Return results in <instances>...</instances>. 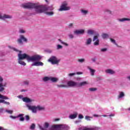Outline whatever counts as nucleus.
<instances>
[{
	"instance_id": "44",
	"label": "nucleus",
	"mask_w": 130,
	"mask_h": 130,
	"mask_svg": "<svg viewBox=\"0 0 130 130\" xmlns=\"http://www.w3.org/2000/svg\"><path fill=\"white\" fill-rule=\"evenodd\" d=\"M101 51L102 52H105L106 51H107V48H102L101 49Z\"/></svg>"
},
{
	"instance_id": "46",
	"label": "nucleus",
	"mask_w": 130,
	"mask_h": 130,
	"mask_svg": "<svg viewBox=\"0 0 130 130\" xmlns=\"http://www.w3.org/2000/svg\"><path fill=\"white\" fill-rule=\"evenodd\" d=\"M78 118H79V119H82L84 118V116H83V115H82V114H79L78 115Z\"/></svg>"
},
{
	"instance_id": "19",
	"label": "nucleus",
	"mask_w": 130,
	"mask_h": 130,
	"mask_svg": "<svg viewBox=\"0 0 130 130\" xmlns=\"http://www.w3.org/2000/svg\"><path fill=\"white\" fill-rule=\"evenodd\" d=\"M106 73L107 74H109V75H114V74H115V72L111 69H108L106 70Z\"/></svg>"
},
{
	"instance_id": "9",
	"label": "nucleus",
	"mask_w": 130,
	"mask_h": 130,
	"mask_svg": "<svg viewBox=\"0 0 130 130\" xmlns=\"http://www.w3.org/2000/svg\"><path fill=\"white\" fill-rule=\"evenodd\" d=\"M100 129V127L96 126H93L90 128H88L87 127H79L77 130H98Z\"/></svg>"
},
{
	"instance_id": "23",
	"label": "nucleus",
	"mask_w": 130,
	"mask_h": 130,
	"mask_svg": "<svg viewBox=\"0 0 130 130\" xmlns=\"http://www.w3.org/2000/svg\"><path fill=\"white\" fill-rule=\"evenodd\" d=\"M23 116H24V114H20L17 116V117H19V120L20 121H24L25 119L24 118V117H23Z\"/></svg>"
},
{
	"instance_id": "42",
	"label": "nucleus",
	"mask_w": 130,
	"mask_h": 130,
	"mask_svg": "<svg viewBox=\"0 0 130 130\" xmlns=\"http://www.w3.org/2000/svg\"><path fill=\"white\" fill-rule=\"evenodd\" d=\"M23 85H25L26 86H28L29 85V82L27 80L24 81L23 82Z\"/></svg>"
},
{
	"instance_id": "61",
	"label": "nucleus",
	"mask_w": 130,
	"mask_h": 130,
	"mask_svg": "<svg viewBox=\"0 0 130 130\" xmlns=\"http://www.w3.org/2000/svg\"><path fill=\"white\" fill-rule=\"evenodd\" d=\"M109 116H110V117L114 116V114H110V115H109Z\"/></svg>"
},
{
	"instance_id": "43",
	"label": "nucleus",
	"mask_w": 130,
	"mask_h": 130,
	"mask_svg": "<svg viewBox=\"0 0 130 130\" xmlns=\"http://www.w3.org/2000/svg\"><path fill=\"white\" fill-rule=\"evenodd\" d=\"M78 61L79 62H81V63L84 62L85 61V59L84 58L79 59Z\"/></svg>"
},
{
	"instance_id": "25",
	"label": "nucleus",
	"mask_w": 130,
	"mask_h": 130,
	"mask_svg": "<svg viewBox=\"0 0 130 130\" xmlns=\"http://www.w3.org/2000/svg\"><path fill=\"white\" fill-rule=\"evenodd\" d=\"M118 20L119 21V22H125V21H130V19L128 18H121V19H118Z\"/></svg>"
},
{
	"instance_id": "33",
	"label": "nucleus",
	"mask_w": 130,
	"mask_h": 130,
	"mask_svg": "<svg viewBox=\"0 0 130 130\" xmlns=\"http://www.w3.org/2000/svg\"><path fill=\"white\" fill-rule=\"evenodd\" d=\"M19 32L21 34H24L26 33V30L22 28H20L19 30Z\"/></svg>"
},
{
	"instance_id": "3",
	"label": "nucleus",
	"mask_w": 130,
	"mask_h": 130,
	"mask_svg": "<svg viewBox=\"0 0 130 130\" xmlns=\"http://www.w3.org/2000/svg\"><path fill=\"white\" fill-rule=\"evenodd\" d=\"M40 129L41 130H69L70 127L67 124H59L53 125L51 128H49V123L45 122L43 124V127L41 125H39Z\"/></svg>"
},
{
	"instance_id": "53",
	"label": "nucleus",
	"mask_w": 130,
	"mask_h": 130,
	"mask_svg": "<svg viewBox=\"0 0 130 130\" xmlns=\"http://www.w3.org/2000/svg\"><path fill=\"white\" fill-rule=\"evenodd\" d=\"M76 75H83V72H77Z\"/></svg>"
},
{
	"instance_id": "41",
	"label": "nucleus",
	"mask_w": 130,
	"mask_h": 130,
	"mask_svg": "<svg viewBox=\"0 0 130 130\" xmlns=\"http://www.w3.org/2000/svg\"><path fill=\"white\" fill-rule=\"evenodd\" d=\"M89 91L90 92H94V91H96L97 90V88H90L89 89Z\"/></svg>"
},
{
	"instance_id": "47",
	"label": "nucleus",
	"mask_w": 130,
	"mask_h": 130,
	"mask_svg": "<svg viewBox=\"0 0 130 130\" xmlns=\"http://www.w3.org/2000/svg\"><path fill=\"white\" fill-rule=\"evenodd\" d=\"M75 75H76V73H70L69 74H68L69 77H73L74 76H75Z\"/></svg>"
},
{
	"instance_id": "34",
	"label": "nucleus",
	"mask_w": 130,
	"mask_h": 130,
	"mask_svg": "<svg viewBox=\"0 0 130 130\" xmlns=\"http://www.w3.org/2000/svg\"><path fill=\"white\" fill-rule=\"evenodd\" d=\"M0 99H4V100H8L9 99V98H8L7 96H4L2 94H0Z\"/></svg>"
},
{
	"instance_id": "35",
	"label": "nucleus",
	"mask_w": 130,
	"mask_h": 130,
	"mask_svg": "<svg viewBox=\"0 0 130 130\" xmlns=\"http://www.w3.org/2000/svg\"><path fill=\"white\" fill-rule=\"evenodd\" d=\"M91 118H93V117L89 116H85V119H86V120L90 121L91 120Z\"/></svg>"
},
{
	"instance_id": "5",
	"label": "nucleus",
	"mask_w": 130,
	"mask_h": 130,
	"mask_svg": "<svg viewBox=\"0 0 130 130\" xmlns=\"http://www.w3.org/2000/svg\"><path fill=\"white\" fill-rule=\"evenodd\" d=\"M23 42L27 43L28 42V39L24 35H20L19 38L17 39V43L19 45H23L24 44Z\"/></svg>"
},
{
	"instance_id": "32",
	"label": "nucleus",
	"mask_w": 130,
	"mask_h": 130,
	"mask_svg": "<svg viewBox=\"0 0 130 130\" xmlns=\"http://www.w3.org/2000/svg\"><path fill=\"white\" fill-rule=\"evenodd\" d=\"M37 110H44V107L38 106H37Z\"/></svg>"
},
{
	"instance_id": "45",
	"label": "nucleus",
	"mask_w": 130,
	"mask_h": 130,
	"mask_svg": "<svg viewBox=\"0 0 130 130\" xmlns=\"http://www.w3.org/2000/svg\"><path fill=\"white\" fill-rule=\"evenodd\" d=\"M6 112H7V113H9V114H12V113H13V111L6 110Z\"/></svg>"
},
{
	"instance_id": "30",
	"label": "nucleus",
	"mask_w": 130,
	"mask_h": 130,
	"mask_svg": "<svg viewBox=\"0 0 130 130\" xmlns=\"http://www.w3.org/2000/svg\"><path fill=\"white\" fill-rule=\"evenodd\" d=\"M124 93H123V92H120L118 95V99H120L121 98H122V97H124Z\"/></svg>"
},
{
	"instance_id": "59",
	"label": "nucleus",
	"mask_w": 130,
	"mask_h": 130,
	"mask_svg": "<svg viewBox=\"0 0 130 130\" xmlns=\"http://www.w3.org/2000/svg\"><path fill=\"white\" fill-rule=\"evenodd\" d=\"M3 15H1V14H0V19L1 20H3Z\"/></svg>"
},
{
	"instance_id": "36",
	"label": "nucleus",
	"mask_w": 130,
	"mask_h": 130,
	"mask_svg": "<svg viewBox=\"0 0 130 130\" xmlns=\"http://www.w3.org/2000/svg\"><path fill=\"white\" fill-rule=\"evenodd\" d=\"M110 40L112 43H113V44H115V45H116V46H117V44L116 43L114 39H110Z\"/></svg>"
},
{
	"instance_id": "1",
	"label": "nucleus",
	"mask_w": 130,
	"mask_h": 130,
	"mask_svg": "<svg viewBox=\"0 0 130 130\" xmlns=\"http://www.w3.org/2000/svg\"><path fill=\"white\" fill-rule=\"evenodd\" d=\"M54 5H51L48 7L45 5H41L39 3H27L22 4V8L24 9H34L37 14H41L46 12L47 11H51L50 12H46V14L48 16H53L54 13L52 11L54 10L53 7Z\"/></svg>"
},
{
	"instance_id": "17",
	"label": "nucleus",
	"mask_w": 130,
	"mask_h": 130,
	"mask_svg": "<svg viewBox=\"0 0 130 130\" xmlns=\"http://www.w3.org/2000/svg\"><path fill=\"white\" fill-rule=\"evenodd\" d=\"M22 101L25 103H30V102H32L33 100L28 98H22Z\"/></svg>"
},
{
	"instance_id": "52",
	"label": "nucleus",
	"mask_w": 130,
	"mask_h": 130,
	"mask_svg": "<svg viewBox=\"0 0 130 130\" xmlns=\"http://www.w3.org/2000/svg\"><path fill=\"white\" fill-rule=\"evenodd\" d=\"M93 116L94 117H100L101 116V115H97V114H94Z\"/></svg>"
},
{
	"instance_id": "60",
	"label": "nucleus",
	"mask_w": 130,
	"mask_h": 130,
	"mask_svg": "<svg viewBox=\"0 0 130 130\" xmlns=\"http://www.w3.org/2000/svg\"><path fill=\"white\" fill-rule=\"evenodd\" d=\"M3 111H4V109L1 108V109H0V113H1V112H3Z\"/></svg>"
},
{
	"instance_id": "37",
	"label": "nucleus",
	"mask_w": 130,
	"mask_h": 130,
	"mask_svg": "<svg viewBox=\"0 0 130 130\" xmlns=\"http://www.w3.org/2000/svg\"><path fill=\"white\" fill-rule=\"evenodd\" d=\"M57 86L58 87V88H66V87H67V85H57Z\"/></svg>"
},
{
	"instance_id": "4",
	"label": "nucleus",
	"mask_w": 130,
	"mask_h": 130,
	"mask_svg": "<svg viewBox=\"0 0 130 130\" xmlns=\"http://www.w3.org/2000/svg\"><path fill=\"white\" fill-rule=\"evenodd\" d=\"M68 4L67 2H63L62 3L60 8L58 10L59 12H63V11H69L71 10V7L68 6Z\"/></svg>"
},
{
	"instance_id": "62",
	"label": "nucleus",
	"mask_w": 130,
	"mask_h": 130,
	"mask_svg": "<svg viewBox=\"0 0 130 130\" xmlns=\"http://www.w3.org/2000/svg\"><path fill=\"white\" fill-rule=\"evenodd\" d=\"M26 90L25 89H22L21 92H25Z\"/></svg>"
},
{
	"instance_id": "55",
	"label": "nucleus",
	"mask_w": 130,
	"mask_h": 130,
	"mask_svg": "<svg viewBox=\"0 0 130 130\" xmlns=\"http://www.w3.org/2000/svg\"><path fill=\"white\" fill-rule=\"evenodd\" d=\"M92 61H93V62H95V61H96V59L94 58H93L91 59Z\"/></svg>"
},
{
	"instance_id": "7",
	"label": "nucleus",
	"mask_w": 130,
	"mask_h": 130,
	"mask_svg": "<svg viewBox=\"0 0 130 130\" xmlns=\"http://www.w3.org/2000/svg\"><path fill=\"white\" fill-rule=\"evenodd\" d=\"M48 61L51 62L52 64H57L60 61V60L57 59L55 56H52L48 59Z\"/></svg>"
},
{
	"instance_id": "50",
	"label": "nucleus",
	"mask_w": 130,
	"mask_h": 130,
	"mask_svg": "<svg viewBox=\"0 0 130 130\" xmlns=\"http://www.w3.org/2000/svg\"><path fill=\"white\" fill-rule=\"evenodd\" d=\"M69 37L72 39L74 38V35H73L72 34H69Z\"/></svg>"
},
{
	"instance_id": "20",
	"label": "nucleus",
	"mask_w": 130,
	"mask_h": 130,
	"mask_svg": "<svg viewBox=\"0 0 130 130\" xmlns=\"http://www.w3.org/2000/svg\"><path fill=\"white\" fill-rule=\"evenodd\" d=\"M82 15H83L84 16H86L89 13V11L88 10H85V9H82L80 11Z\"/></svg>"
},
{
	"instance_id": "28",
	"label": "nucleus",
	"mask_w": 130,
	"mask_h": 130,
	"mask_svg": "<svg viewBox=\"0 0 130 130\" xmlns=\"http://www.w3.org/2000/svg\"><path fill=\"white\" fill-rule=\"evenodd\" d=\"M58 41L61 43V44H63V45H64V46H68L69 45V44L62 41L60 39H58Z\"/></svg>"
},
{
	"instance_id": "63",
	"label": "nucleus",
	"mask_w": 130,
	"mask_h": 130,
	"mask_svg": "<svg viewBox=\"0 0 130 130\" xmlns=\"http://www.w3.org/2000/svg\"><path fill=\"white\" fill-rule=\"evenodd\" d=\"M45 1L46 3H47V4H48V1H47V0H45Z\"/></svg>"
},
{
	"instance_id": "18",
	"label": "nucleus",
	"mask_w": 130,
	"mask_h": 130,
	"mask_svg": "<svg viewBox=\"0 0 130 130\" xmlns=\"http://www.w3.org/2000/svg\"><path fill=\"white\" fill-rule=\"evenodd\" d=\"M78 116V113H75L73 114H71L69 116V118L70 119H75V118H77V117Z\"/></svg>"
},
{
	"instance_id": "40",
	"label": "nucleus",
	"mask_w": 130,
	"mask_h": 130,
	"mask_svg": "<svg viewBox=\"0 0 130 130\" xmlns=\"http://www.w3.org/2000/svg\"><path fill=\"white\" fill-rule=\"evenodd\" d=\"M62 46L60 45H57L56 49H57V50H58L59 49H62Z\"/></svg>"
},
{
	"instance_id": "2",
	"label": "nucleus",
	"mask_w": 130,
	"mask_h": 130,
	"mask_svg": "<svg viewBox=\"0 0 130 130\" xmlns=\"http://www.w3.org/2000/svg\"><path fill=\"white\" fill-rule=\"evenodd\" d=\"M8 48L9 49H11V50H13V51H15L16 52H19L18 54V59H27L28 62H30L31 61L33 60H40L41 58V56L40 55L35 54L32 56H30L29 55L23 53L22 54V51H20L18 50V49L11 46H8Z\"/></svg>"
},
{
	"instance_id": "58",
	"label": "nucleus",
	"mask_w": 130,
	"mask_h": 130,
	"mask_svg": "<svg viewBox=\"0 0 130 130\" xmlns=\"http://www.w3.org/2000/svg\"><path fill=\"white\" fill-rule=\"evenodd\" d=\"M75 123H79V122H81V121L80 120H76L75 121Z\"/></svg>"
},
{
	"instance_id": "26",
	"label": "nucleus",
	"mask_w": 130,
	"mask_h": 130,
	"mask_svg": "<svg viewBox=\"0 0 130 130\" xmlns=\"http://www.w3.org/2000/svg\"><path fill=\"white\" fill-rule=\"evenodd\" d=\"M50 77H48V76H46V77H44L43 78V81L44 82H47L48 81H50Z\"/></svg>"
},
{
	"instance_id": "12",
	"label": "nucleus",
	"mask_w": 130,
	"mask_h": 130,
	"mask_svg": "<svg viewBox=\"0 0 130 130\" xmlns=\"http://www.w3.org/2000/svg\"><path fill=\"white\" fill-rule=\"evenodd\" d=\"M3 81H4V79L2 76H0V92L5 90L4 87H6V85H7L6 83H3Z\"/></svg>"
},
{
	"instance_id": "31",
	"label": "nucleus",
	"mask_w": 130,
	"mask_h": 130,
	"mask_svg": "<svg viewBox=\"0 0 130 130\" xmlns=\"http://www.w3.org/2000/svg\"><path fill=\"white\" fill-rule=\"evenodd\" d=\"M102 37L104 39H106V38H108L109 36L107 34H102Z\"/></svg>"
},
{
	"instance_id": "21",
	"label": "nucleus",
	"mask_w": 130,
	"mask_h": 130,
	"mask_svg": "<svg viewBox=\"0 0 130 130\" xmlns=\"http://www.w3.org/2000/svg\"><path fill=\"white\" fill-rule=\"evenodd\" d=\"M18 62L21 66H23L24 67L26 66V62H24L22 59H18Z\"/></svg>"
},
{
	"instance_id": "13",
	"label": "nucleus",
	"mask_w": 130,
	"mask_h": 130,
	"mask_svg": "<svg viewBox=\"0 0 130 130\" xmlns=\"http://www.w3.org/2000/svg\"><path fill=\"white\" fill-rule=\"evenodd\" d=\"M74 34L76 35H80L81 34H84L85 33V29H78L74 31Z\"/></svg>"
},
{
	"instance_id": "14",
	"label": "nucleus",
	"mask_w": 130,
	"mask_h": 130,
	"mask_svg": "<svg viewBox=\"0 0 130 130\" xmlns=\"http://www.w3.org/2000/svg\"><path fill=\"white\" fill-rule=\"evenodd\" d=\"M13 18V16L11 15H8V14H3L2 15V20H6V19H12Z\"/></svg>"
},
{
	"instance_id": "27",
	"label": "nucleus",
	"mask_w": 130,
	"mask_h": 130,
	"mask_svg": "<svg viewBox=\"0 0 130 130\" xmlns=\"http://www.w3.org/2000/svg\"><path fill=\"white\" fill-rule=\"evenodd\" d=\"M94 33H95V31L92 29H89L87 30V34H89V35H93Z\"/></svg>"
},
{
	"instance_id": "29",
	"label": "nucleus",
	"mask_w": 130,
	"mask_h": 130,
	"mask_svg": "<svg viewBox=\"0 0 130 130\" xmlns=\"http://www.w3.org/2000/svg\"><path fill=\"white\" fill-rule=\"evenodd\" d=\"M0 103H3L4 104H6V105H10L9 102H6L5 100H0Z\"/></svg>"
},
{
	"instance_id": "51",
	"label": "nucleus",
	"mask_w": 130,
	"mask_h": 130,
	"mask_svg": "<svg viewBox=\"0 0 130 130\" xmlns=\"http://www.w3.org/2000/svg\"><path fill=\"white\" fill-rule=\"evenodd\" d=\"M18 98H19V99H22V100H23V95H18Z\"/></svg>"
},
{
	"instance_id": "57",
	"label": "nucleus",
	"mask_w": 130,
	"mask_h": 130,
	"mask_svg": "<svg viewBox=\"0 0 130 130\" xmlns=\"http://www.w3.org/2000/svg\"><path fill=\"white\" fill-rule=\"evenodd\" d=\"M59 120V118H56L54 119V121H58Z\"/></svg>"
},
{
	"instance_id": "64",
	"label": "nucleus",
	"mask_w": 130,
	"mask_h": 130,
	"mask_svg": "<svg viewBox=\"0 0 130 130\" xmlns=\"http://www.w3.org/2000/svg\"><path fill=\"white\" fill-rule=\"evenodd\" d=\"M103 116H104V117H106V116H107L106 115H104Z\"/></svg>"
},
{
	"instance_id": "38",
	"label": "nucleus",
	"mask_w": 130,
	"mask_h": 130,
	"mask_svg": "<svg viewBox=\"0 0 130 130\" xmlns=\"http://www.w3.org/2000/svg\"><path fill=\"white\" fill-rule=\"evenodd\" d=\"M105 13H107L108 14H112V12L109 9H106L105 10Z\"/></svg>"
},
{
	"instance_id": "16",
	"label": "nucleus",
	"mask_w": 130,
	"mask_h": 130,
	"mask_svg": "<svg viewBox=\"0 0 130 130\" xmlns=\"http://www.w3.org/2000/svg\"><path fill=\"white\" fill-rule=\"evenodd\" d=\"M89 84V82L87 81H83L79 83H78L77 87H83V86H86V85H88Z\"/></svg>"
},
{
	"instance_id": "11",
	"label": "nucleus",
	"mask_w": 130,
	"mask_h": 130,
	"mask_svg": "<svg viewBox=\"0 0 130 130\" xmlns=\"http://www.w3.org/2000/svg\"><path fill=\"white\" fill-rule=\"evenodd\" d=\"M67 85L69 87H78V82L70 80L67 82Z\"/></svg>"
},
{
	"instance_id": "56",
	"label": "nucleus",
	"mask_w": 130,
	"mask_h": 130,
	"mask_svg": "<svg viewBox=\"0 0 130 130\" xmlns=\"http://www.w3.org/2000/svg\"><path fill=\"white\" fill-rule=\"evenodd\" d=\"M127 80L130 82V75L127 77Z\"/></svg>"
},
{
	"instance_id": "24",
	"label": "nucleus",
	"mask_w": 130,
	"mask_h": 130,
	"mask_svg": "<svg viewBox=\"0 0 130 130\" xmlns=\"http://www.w3.org/2000/svg\"><path fill=\"white\" fill-rule=\"evenodd\" d=\"M91 42H92V39H91L90 38H89L88 39H87L86 40L85 44H86V45H90V44H91Z\"/></svg>"
},
{
	"instance_id": "15",
	"label": "nucleus",
	"mask_w": 130,
	"mask_h": 130,
	"mask_svg": "<svg viewBox=\"0 0 130 130\" xmlns=\"http://www.w3.org/2000/svg\"><path fill=\"white\" fill-rule=\"evenodd\" d=\"M87 69L89 70L91 76H94L96 70H95V69H92L91 67H90V66H88Z\"/></svg>"
},
{
	"instance_id": "54",
	"label": "nucleus",
	"mask_w": 130,
	"mask_h": 130,
	"mask_svg": "<svg viewBox=\"0 0 130 130\" xmlns=\"http://www.w3.org/2000/svg\"><path fill=\"white\" fill-rule=\"evenodd\" d=\"M25 118H26V120H29V116L26 115V116H25Z\"/></svg>"
},
{
	"instance_id": "10",
	"label": "nucleus",
	"mask_w": 130,
	"mask_h": 130,
	"mask_svg": "<svg viewBox=\"0 0 130 130\" xmlns=\"http://www.w3.org/2000/svg\"><path fill=\"white\" fill-rule=\"evenodd\" d=\"M98 37H99V34H98L94 36L93 39L94 45H95V46H98V45H99L100 40L99 39H98Z\"/></svg>"
},
{
	"instance_id": "6",
	"label": "nucleus",
	"mask_w": 130,
	"mask_h": 130,
	"mask_svg": "<svg viewBox=\"0 0 130 130\" xmlns=\"http://www.w3.org/2000/svg\"><path fill=\"white\" fill-rule=\"evenodd\" d=\"M41 56V59L39 60H33L30 61H35L31 64L32 67H43L44 63L43 62L40 61L42 58V56L40 55Z\"/></svg>"
},
{
	"instance_id": "48",
	"label": "nucleus",
	"mask_w": 130,
	"mask_h": 130,
	"mask_svg": "<svg viewBox=\"0 0 130 130\" xmlns=\"http://www.w3.org/2000/svg\"><path fill=\"white\" fill-rule=\"evenodd\" d=\"M10 118L12 119H16V118H18V116H10Z\"/></svg>"
},
{
	"instance_id": "22",
	"label": "nucleus",
	"mask_w": 130,
	"mask_h": 130,
	"mask_svg": "<svg viewBox=\"0 0 130 130\" xmlns=\"http://www.w3.org/2000/svg\"><path fill=\"white\" fill-rule=\"evenodd\" d=\"M50 81H51V82H52L53 83H56V82H57V81H58V78L51 77Z\"/></svg>"
},
{
	"instance_id": "8",
	"label": "nucleus",
	"mask_w": 130,
	"mask_h": 130,
	"mask_svg": "<svg viewBox=\"0 0 130 130\" xmlns=\"http://www.w3.org/2000/svg\"><path fill=\"white\" fill-rule=\"evenodd\" d=\"M26 107L29 110L32 111V113H36L37 112V107L36 106L27 104Z\"/></svg>"
},
{
	"instance_id": "39",
	"label": "nucleus",
	"mask_w": 130,
	"mask_h": 130,
	"mask_svg": "<svg viewBox=\"0 0 130 130\" xmlns=\"http://www.w3.org/2000/svg\"><path fill=\"white\" fill-rule=\"evenodd\" d=\"M30 129L32 130L35 129V125L34 124H32L30 126Z\"/></svg>"
},
{
	"instance_id": "49",
	"label": "nucleus",
	"mask_w": 130,
	"mask_h": 130,
	"mask_svg": "<svg viewBox=\"0 0 130 130\" xmlns=\"http://www.w3.org/2000/svg\"><path fill=\"white\" fill-rule=\"evenodd\" d=\"M68 27H69V28H73V23H70V24L68 25Z\"/></svg>"
}]
</instances>
